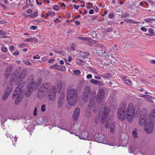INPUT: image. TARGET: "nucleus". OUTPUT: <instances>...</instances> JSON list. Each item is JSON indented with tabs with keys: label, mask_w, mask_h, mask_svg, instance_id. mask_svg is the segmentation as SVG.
<instances>
[{
	"label": "nucleus",
	"mask_w": 155,
	"mask_h": 155,
	"mask_svg": "<svg viewBox=\"0 0 155 155\" xmlns=\"http://www.w3.org/2000/svg\"><path fill=\"white\" fill-rule=\"evenodd\" d=\"M38 28V27L36 26L32 25L30 26V29L31 30H35Z\"/></svg>",
	"instance_id": "obj_40"
},
{
	"label": "nucleus",
	"mask_w": 155,
	"mask_h": 155,
	"mask_svg": "<svg viewBox=\"0 0 155 155\" xmlns=\"http://www.w3.org/2000/svg\"><path fill=\"white\" fill-rule=\"evenodd\" d=\"M147 114V109L144 108L142 109L139 117V123L140 125L143 126L144 125L147 124L148 123L146 120Z\"/></svg>",
	"instance_id": "obj_6"
},
{
	"label": "nucleus",
	"mask_w": 155,
	"mask_h": 155,
	"mask_svg": "<svg viewBox=\"0 0 155 155\" xmlns=\"http://www.w3.org/2000/svg\"><path fill=\"white\" fill-rule=\"evenodd\" d=\"M54 21L56 23H57V22H60V21L59 20V19L58 18H57L55 19L54 20Z\"/></svg>",
	"instance_id": "obj_56"
},
{
	"label": "nucleus",
	"mask_w": 155,
	"mask_h": 155,
	"mask_svg": "<svg viewBox=\"0 0 155 155\" xmlns=\"http://www.w3.org/2000/svg\"><path fill=\"white\" fill-rule=\"evenodd\" d=\"M135 109L133 104L130 103L128 105L126 111V118L127 121L130 122L132 121L134 117Z\"/></svg>",
	"instance_id": "obj_4"
},
{
	"label": "nucleus",
	"mask_w": 155,
	"mask_h": 155,
	"mask_svg": "<svg viewBox=\"0 0 155 155\" xmlns=\"http://www.w3.org/2000/svg\"><path fill=\"white\" fill-rule=\"evenodd\" d=\"M24 41L25 42L29 41L32 43H37L38 42V40L36 38H27Z\"/></svg>",
	"instance_id": "obj_20"
},
{
	"label": "nucleus",
	"mask_w": 155,
	"mask_h": 155,
	"mask_svg": "<svg viewBox=\"0 0 155 155\" xmlns=\"http://www.w3.org/2000/svg\"><path fill=\"white\" fill-rule=\"evenodd\" d=\"M66 99L69 105L74 106L78 99L77 90L73 88L69 90L68 92Z\"/></svg>",
	"instance_id": "obj_2"
},
{
	"label": "nucleus",
	"mask_w": 155,
	"mask_h": 155,
	"mask_svg": "<svg viewBox=\"0 0 155 155\" xmlns=\"http://www.w3.org/2000/svg\"><path fill=\"white\" fill-rule=\"evenodd\" d=\"M53 8L54 10L56 11H58L60 9V7L57 5H54Z\"/></svg>",
	"instance_id": "obj_42"
},
{
	"label": "nucleus",
	"mask_w": 155,
	"mask_h": 155,
	"mask_svg": "<svg viewBox=\"0 0 155 155\" xmlns=\"http://www.w3.org/2000/svg\"><path fill=\"white\" fill-rule=\"evenodd\" d=\"M90 82L93 84L98 85L100 86H103V83L100 81L94 79H91L90 81Z\"/></svg>",
	"instance_id": "obj_18"
},
{
	"label": "nucleus",
	"mask_w": 155,
	"mask_h": 155,
	"mask_svg": "<svg viewBox=\"0 0 155 155\" xmlns=\"http://www.w3.org/2000/svg\"><path fill=\"white\" fill-rule=\"evenodd\" d=\"M15 49V47L14 46L12 45L10 46L9 50L11 51V50H13Z\"/></svg>",
	"instance_id": "obj_62"
},
{
	"label": "nucleus",
	"mask_w": 155,
	"mask_h": 155,
	"mask_svg": "<svg viewBox=\"0 0 155 155\" xmlns=\"http://www.w3.org/2000/svg\"><path fill=\"white\" fill-rule=\"evenodd\" d=\"M22 97V95L21 94V93H19L17 96L16 95L15 97L14 98H14L15 97H16L15 100V103L16 104H18L21 101V100Z\"/></svg>",
	"instance_id": "obj_19"
},
{
	"label": "nucleus",
	"mask_w": 155,
	"mask_h": 155,
	"mask_svg": "<svg viewBox=\"0 0 155 155\" xmlns=\"http://www.w3.org/2000/svg\"><path fill=\"white\" fill-rule=\"evenodd\" d=\"M24 63L28 65H31V63L27 60H25L23 61Z\"/></svg>",
	"instance_id": "obj_47"
},
{
	"label": "nucleus",
	"mask_w": 155,
	"mask_h": 155,
	"mask_svg": "<svg viewBox=\"0 0 155 155\" xmlns=\"http://www.w3.org/2000/svg\"><path fill=\"white\" fill-rule=\"evenodd\" d=\"M12 67L11 66H8L6 71V72H8L10 73H11L12 72Z\"/></svg>",
	"instance_id": "obj_34"
},
{
	"label": "nucleus",
	"mask_w": 155,
	"mask_h": 155,
	"mask_svg": "<svg viewBox=\"0 0 155 155\" xmlns=\"http://www.w3.org/2000/svg\"><path fill=\"white\" fill-rule=\"evenodd\" d=\"M81 72V71L79 70H77L73 71V73L75 74H79Z\"/></svg>",
	"instance_id": "obj_45"
},
{
	"label": "nucleus",
	"mask_w": 155,
	"mask_h": 155,
	"mask_svg": "<svg viewBox=\"0 0 155 155\" xmlns=\"http://www.w3.org/2000/svg\"><path fill=\"white\" fill-rule=\"evenodd\" d=\"M122 18H125L126 17H129V15L127 13H124L122 14L121 16Z\"/></svg>",
	"instance_id": "obj_39"
},
{
	"label": "nucleus",
	"mask_w": 155,
	"mask_h": 155,
	"mask_svg": "<svg viewBox=\"0 0 155 155\" xmlns=\"http://www.w3.org/2000/svg\"><path fill=\"white\" fill-rule=\"evenodd\" d=\"M154 124L153 122H149L147 124L145 125L144 127L145 131L147 134L150 133L153 131Z\"/></svg>",
	"instance_id": "obj_13"
},
{
	"label": "nucleus",
	"mask_w": 155,
	"mask_h": 155,
	"mask_svg": "<svg viewBox=\"0 0 155 155\" xmlns=\"http://www.w3.org/2000/svg\"><path fill=\"white\" fill-rule=\"evenodd\" d=\"M141 30L144 32H146L147 31V29L144 27H141Z\"/></svg>",
	"instance_id": "obj_51"
},
{
	"label": "nucleus",
	"mask_w": 155,
	"mask_h": 155,
	"mask_svg": "<svg viewBox=\"0 0 155 155\" xmlns=\"http://www.w3.org/2000/svg\"><path fill=\"white\" fill-rule=\"evenodd\" d=\"M94 10L91 9L89 11V13L90 14H92L94 13Z\"/></svg>",
	"instance_id": "obj_60"
},
{
	"label": "nucleus",
	"mask_w": 155,
	"mask_h": 155,
	"mask_svg": "<svg viewBox=\"0 0 155 155\" xmlns=\"http://www.w3.org/2000/svg\"><path fill=\"white\" fill-rule=\"evenodd\" d=\"M118 83L115 81H113L112 82L110 81L109 85L112 87H117L118 86Z\"/></svg>",
	"instance_id": "obj_25"
},
{
	"label": "nucleus",
	"mask_w": 155,
	"mask_h": 155,
	"mask_svg": "<svg viewBox=\"0 0 155 155\" xmlns=\"http://www.w3.org/2000/svg\"><path fill=\"white\" fill-rule=\"evenodd\" d=\"M51 84L47 82L43 84L40 87L39 91L44 92L47 91V90L49 88Z\"/></svg>",
	"instance_id": "obj_14"
},
{
	"label": "nucleus",
	"mask_w": 155,
	"mask_h": 155,
	"mask_svg": "<svg viewBox=\"0 0 155 155\" xmlns=\"http://www.w3.org/2000/svg\"><path fill=\"white\" fill-rule=\"evenodd\" d=\"M110 109L108 107H105L103 112L101 111V123H103L104 122L106 118L110 113Z\"/></svg>",
	"instance_id": "obj_10"
},
{
	"label": "nucleus",
	"mask_w": 155,
	"mask_h": 155,
	"mask_svg": "<svg viewBox=\"0 0 155 155\" xmlns=\"http://www.w3.org/2000/svg\"><path fill=\"white\" fill-rule=\"evenodd\" d=\"M125 21L127 23H132V24H138L139 23V22H137L135 21H134L130 19L125 18L124 19Z\"/></svg>",
	"instance_id": "obj_21"
},
{
	"label": "nucleus",
	"mask_w": 155,
	"mask_h": 155,
	"mask_svg": "<svg viewBox=\"0 0 155 155\" xmlns=\"http://www.w3.org/2000/svg\"><path fill=\"white\" fill-rule=\"evenodd\" d=\"M78 38L79 39H80L84 41H89L90 39V38L87 37H78Z\"/></svg>",
	"instance_id": "obj_28"
},
{
	"label": "nucleus",
	"mask_w": 155,
	"mask_h": 155,
	"mask_svg": "<svg viewBox=\"0 0 155 155\" xmlns=\"http://www.w3.org/2000/svg\"><path fill=\"white\" fill-rule=\"evenodd\" d=\"M80 112V109L78 107L76 108L74 111V114L72 116V118L74 120L77 121L78 119Z\"/></svg>",
	"instance_id": "obj_15"
},
{
	"label": "nucleus",
	"mask_w": 155,
	"mask_h": 155,
	"mask_svg": "<svg viewBox=\"0 0 155 155\" xmlns=\"http://www.w3.org/2000/svg\"><path fill=\"white\" fill-rule=\"evenodd\" d=\"M54 61V59H49L48 61V62L49 63H52Z\"/></svg>",
	"instance_id": "obj_63"
},
{
	"label": "nucleus",
	"mask_w": 155,
	"mask_h": 155,
	"mask_svg": "<svg viewBox=\"0 0 155 155\" xmlns=\"http://www.w3.org/2000/svg\"><path fill=\"white\" fill-rule=\"evenodd\" d=\"M155 20V19L153 18H149L146 19H144V21L148 23H152L153 21Z\"/></svg>",
	"instance_id": "obj_29"
},
{
	"label": "nucleus",
	"mask_w": 155,
	"mask_h": 155,
	"mask_svg": "<svg viewBox=\"0 0 155 155\" xmlns=\"http://www.w3.org/2000/svg\"><path fill=\"white\" fill-rule=\"evenodd\" d=\"M19 54V52L18 51H16L15 52H14L13 54L14 55H18Z\"/></svg>",
	"instance_id": "obj_55"
},
{
	"label": "nucleus",
	"mask_w": 155,
	"mask_h": 155,
	"mask_svg": "<svg viewBox=\"0 0 155 155\" xmlns=\"http://www.w3.org/2000/svg\"><path fill=\"white\" fill-rule=\"evenodd\" d=\"M88 133L87 132L83 131L78 135V137L80 139L86 140L88 138Z\"/></svg>",
	"instance_id": "obj_16"
},
{
	"label": "nucleus",
	"mask_w": 155,
	"mask_h": 155,
	"mask_svg": "<svg viewBox=\"0 0 155 155\" xmlns=\"http://www.w3.org/2000/svg\"><path fill=\"white\" fill-rule=\"evenodd\" d=\"M12 84L11 83L8 85L2 96V99L3 100H5L8 98L12 91Z\"/></svg>",
	"instance_id": "obj_11"
},
{
	"label": "nucleus",
	"mask_w": 155,
	"mask_h": 155,
	"mask_svg": "<svg viewBox=\"0 0 155 155\" xmlns=\"http://www.w3.org/2000/svg\"><path fill=\"white\" fill-rule=\"evenodd\" d=\"M32 12V10L31 9H29L27 10V12L28 13L30 14Z\"/></svg>",
	"instance_id": "obj_61"
},
{
	"label": "nucleus",
	"mask_w": 155,
	"mask_h": 155,
	"mask_svg": "<svg viewBox=\"0 0 155 155\" xmlns=\"http://www.w3.org/2000/svg\"><path fill=\"white\" fill-rule=\"evenodd\" d=\"M26 84L28 85L25 93V96L27 97H29L31 95L33 88L35 87V83L34 81V76H31L26 82Z\"/></svg>",
	"instance_id": "obj_3"
},
{
	"label": "nucleus",
	"mask_w": 155,
	"mask_h": 155,
	"mask_svg": "<svg viewBox=\"0 0 155 155\" xmlns=\"http://www.w3.org/2000/svg\"><path fill=\"white\" fill-rule=\"evenodd\" d=\"M95 95L96 92L91 94L88 104L89 107L90 108H93L94 110H96L97 104H98L101 102L104 98L105 95L104 90L102 88L99 90L96 100H95Z\"/></svg>",
	"instance_id": "obj_1"
},
{
	"label": "nucleus",
	"mask_w": 155,
	"mask_h": 155,
	"mask_svg": "<svg viewBox=\"0 0 155 155\" xmlns=\"http://www.w3.org/2000/svg\"><path fill=\"white\" fill-rule=\"evenodd\" d=\"M79 58H80V59H81L82 60H83L85 58L84 56H82L81 55V54H80L79 55Z\"/></svg>",
	"instance_id": "obj_54"
},
{
	"label": "nucleus",
	"mask_w": 155,
	"mask_h": 155,
	"mask_svg": "<svg viewBox=\"0 0 155 155\" xmlns=\"http://www.w3.org/2000/svg\"><path fill=\"white\" fill-rule=\"evenodd\" d=\"M83 62V61L80 59L79 58L77 59L76 60V63L77 64H82Z\"/></svg>",
	"instance_id": "obj_32"
},
{
	"label": "nucleus",
	"mask_w": 155,
	"mask_h": 155,
	"mask_svg": "<svg viewBox=\"0 0 155 155\" xmlns=\"http://www.w3.org/2000/svg\"><path fill=\"white\" fill-rule=\"evenodd\" d=\"M151 116L154 119H155V108L153 109L151 113Z\"/></svg>",
	"instance_id": "obj_38"
},
{
	"label": "nucleus",
	"mask_w": 155,
	"mask_h": 155,
	"mask_svg": "<svg viewBox=\"0 0 155 155\" xmlns=\"http://www.w3.org/2000/svg\"><path fill=\"white\" fill-rule=\"evenodd\" d=\"M37 107H35L34 108V110H33V115L34 116H36L37 114Z\"/></svg>",
	"instance_id": "obj_43"
},
{
	"label": "nucleus",
	"mask_w": 155,
	"mask_h": 155,
	"mask_svg": "<svg viewBox=\"0 0 155 155\" xmlns=\"http://www.w3.org/2000/svg\"><path fill=\"white\" fill-rule=\"evenodd\" d=\"M2 51L4 52H6L7 51V48L5 47H2L1 48Z\"/></svg>",
	"instance_id": "obj_44"
},
{
	"label": "nucleus",
	"mask_w": 155,
	"mask_h": 155,
	"mask_svg": "<svg viewBox=\"0 0 155 155\" xmlns=\"http://www.w3.org/2000/svg\"><path fill=\"white\" fill-rule=\"evenodd\" d=\"M26 75V71H22L19 73L17 77L16 76L14 73H13L12 77L10 78V80H14L15 84H18L20 82L25 78Z\"/></svg>",
	"instance_id": "obj_5"
},
{
	"label": "nucleus",
	"mask_w": 155,
	"mask_h": 155,
	"mask_svg": "<svg viewBox=\"0 0 155 155\" xmlns=\"http://www.w3.org/2000/svg\"><path fill=\"white\" fill-rule=\"evenodd\" d=\"M57 88L55 86H52L50 87L49 94L48 95V99L51 101H53L55 98Z\"/></svg>",
	"instance_id": "obj_9"
},
{
	"label": "nucleus",
	"mask_w": 155,
	"mask_h": 155,
	"mask_svg": "<svg viewBox=\"0 0 155 155\" xmlns=\"http://www.w3.org/2000/svg\"><path fill=\"white\" fill-rule=\"evenodd\" d=\"M92 77V75L91 74H88L86 76V78L87 79H90Z\"/></svg>",
	"instance_id": "obj_57"
},
{
	"label": "nucleus",
	"mask_w": 155,
	"mask_h": 155,
	"mask_svg": "<svg viewBox=\"0 0 155 155\" xmlns=\"http://www.w3.org/2000/svg\"><path fill=\"white\" fill-rule=\"evenodd\" d=\"M33 58L34 59H39L40 58V57L38 55H37L34 56Z\"/></svg>",
	"instance_id": "obj_50"
},
{
	"label": "nucleus",
	"mask_w": 155,
	"mask_h": 155,
	"mask_svg": "<svg viewBox=\"0 0 155 155\" xmlns=\"http://www.w3.org/2000/svg\"><path fill=\"white\" fill-rule=\"evenodd\" d=\"M50 68L55 70H58L61 71H64L66 70V68L64 66L58 65L57 64L51 66Z\"/></svg>",
	"instance_id": "obj_17"
},
{
	"label": "nucleus",
	"mask_w": 155,
	"mask_h": 155,
	"mask_svg": "<svg viewBox=\"0 0 155 155\" xmlns=\"http://www.w3.org/2000/svg\"><path fill=\"white\" fill-rule=\"evenodd\" d=\"M45 96V94H44V92L39 91L38 90V94H37V97H39V98H41Z\"/></svg>",
	"instance_id": "obj_24"
},
{
	"label": "nucleus",
	"mask_w": 155,
	"mask_h": 155,
	"mask_svg": "<svg viewBox=\"0 0 155 155\" xmlns=\"http://www.w3.org/2000/svg\"><path fill=\"white\" fill-rule=\"evenodd\" d=\"M80 21H75V25H78L80 24Z\"/></svg>",
	"instance_id": "obj_64"
},
{
	"label": "nucleus",
	"mask_w": 155,
	"mask_h": 155,
	"mask_svg": "<svg viewBox=\"0 0 155 155\" xmlns=\"http://www.w3.org/2000/svg\"><path fill=\"white\" fill-rule=\"evenodd\" d=\"M30 15V17L34 18L37 16L38 13L36 12H34Z\"/></svg>",
	"instance_id": "obj_37"
},
{
	"label": "nucleus",
	"mask_w": 155,
	"mask_h": 155,
	"mask_svg": "<svg viewBox=\"0 0 155 155\" xmlns=\"http://www.w3.org/2000/svg\"><path fill=\"white\" fill-rule=\"evenodd\" d=\"M153 98V97L151 96L147 95V96H146V97L145 99L148 101L150 102L151 103H153V102L152 100V99Z\"/></svg>",
	"instance_id": "obj_26"
},
{
	"label": "nucleus",
	"mask_w": 155,
	"mask_h": 155,
	"mask_svg": "<svg viewBox=\"0 0 155 155\" xmlns=\"http://www.w3.org/2000/svg\"><path fill=\"white\" fill-rule=\"evenodd\" d=\"M125 83L128 85H132V81L130 80H124Z\"/></svg>",
	"instance_id": "obj_33"
},
{
	"label": "nucleus",
	"mask_w": 155,
	"mask_h": 155,
	"mask_svg": "<svg viewBox=\"0 0 155 155\" xmlns=\"http://www.w3.org/2000/svg\"><path fill=\"white\" fill-rule=\"evenodd\" d=\"M132 134L133 135V136L134 137L137 138V133L136 131L135 130L133 131L132 132Z\"/></svg>",
	"instance_id": "obj_48"
},
{
	"label": "nucleus",
	"mask_w": 155,
	"mask_h": 155,
	"mask_svg": "<svg viewBox=\"0 0 155 155\" xmlns=\"http://www.w3.org/2000/svg\"><path fill=\"white\" fill-rule=\"evenodd\" d=\"M101 113V110H100L98 113V115L96 117L94 120V122L95 124H97L98 122V121L100 119Z\"/></svg>",
	"instance_id": "obj_23"
},
{
	"label": "nucleus",
	"mask_w": 155,
	"mask_h": 155,
	"mask_svg": "<svg viewBox=\"0 0 155 155\" xmlns=\"http://www.w3.org/2000/svg\"><path fill=\"white\" fill-rule=\"evenodd\" d=\"M74 8L76 9H78V8H79L80 7V6L79 5H74Z\"/></svg>",
	"instance_id": "obj_59"
},
{
	"label": "nucleus",
	"mask_w": 155,
	"mask_h": 155,
	"mask_svg": "<svg viewBox=\"0 0 155 155\" xmlns=\"http://www.w3.org/2000/svg\"><path fill=\"white\" fill-rule=\"evenodd\" d=\"M48 12L49 15L51 16H53L55 15V13L54 12H51V11H48Z\"/></svg>",
	"instance_id": "obj_41"
},
{
	"label": "nucleus",
	"mask_w": 155,
	"mask_h": 155,
	"mask_svg": "<svg viewBox=\"0 0 155 155\" xmlns=\"http://www.w3.org/2000/svg\"><path fill=\"white\" fill-rule=\"evenodd\" d=\"M76 45H75L74 44H72L71 45V47H70V50L72 51H74L75 50V48Z\"/></svg>",
	"instance_id": "obj_36"
},
{
	"label": "nucleus",
	"mask_w": 155,
	"mask_h": 155,
	"mask_svg": "<svg viewBox=\"0 0 155 155\" xmlns=\"http://www.w3.org/2000/svg\"><path fill=\"white\" fill-rule=\"evenodd\" d=\"M64 98V96H60V98L58 99V107L59 108H60L62 107V100Z\"/></svg>",
	"instance_id": "obj_22"
},
{
	"label": "nucleus",
	"mask_w": 155,
	"mask_h": 155,
	"mask_svg": "<svg viewBox=\"0 0 155 155\" xmlns=\"http://www.w3.org/2000/svg\"><path fill=\"white\" fill-rule=\"evenodd\" d=\"M126 104H124L120 106L117 112V116L119 119L121 121L124 120L126 117L125 108Z\"/></svg>",
	"instance_id": "obj_7"
},
{
	"label": "nucleus",
	"mask_w": 155,
	"mask_h": 155,
	"mask_svg": "<svg viewBox=\"0 0 155 155\" xmlns=\"http://www.w3.org/2000/svg\"><path fill=\"white\" fill-rule=\"evenodd\" d=\"M91 91V87L89 86H85L84 89L82 99L84 102L87 101L89 98Z\"/></svg>",
	"instance_id": "obj_8"
},
{
	"label": "nucleus",
	"mask_w": 155,
	"mask_h": 155,
	"mask_svg": "<svg viewBox=\"0 0 155 155\" xmlns=\"http://www.w3.org/2000/svg\"><path fill=\"white\" fill-rule=\"evenodd\" d=\"M113 30V28H108L107 29L106 32H109Z\"/></svg>",
	"instance_id": "obj_58"
},
{
	"label": "nucleus",
	"mask_w": 155,
	"mask_h": 155,
	"mask_svg": "<svg viewBox=\"0 0 155 155\" xmlns=\"http://www.w3.org/2000/svg\"><path fill=\"white\" fill-rule=\"evenodd\" d=\"M46 108L45 107V105H42L41 107V111L43 112H44Z\"/></svg>",
	"instance_id": "obj_49"
},
{
	"label": "nucleus",
	"mask_w": 155,
	"mask_h": 155,
	"mask_svg": "<svg viewBox=\"0 0 155 155\" xmlns=\"http://www.w3.org/2000/svg\"><path fill=\"white\" fill-rule=\"evenodd\" d=\"M148 31L151 34H153L154 33V31L152 28H150L149 29Z\"/></svg>",
	"instance_id": "obj_52"
},
{
	"label": "nucleus",
	"mask_w": 155,
	"mask_h": 155,
	"mask_svg": "<svg viewBox=\"0 0 155 155\" xmlns=\"http://www.w3.org/2000/svg\"><path fill=\"white\" fill-rule=\"evenodd\" d=\"M115 124L114 123H112L110 126V131L111 132L113 133L115 131L114 130Z\"/></svg>",
	"instance_id": "obj_30"
},
{
	"label": "nucleus",
	"mask_w": 155,
	"mask_h": 155,
	"mask_svg": "<svg viewBox=\"0 0 155 155\" xmlns=\"http://www.w3.org/2000/svg\"><path fill=\"white\" fill-rule=\"evenodd\" d=\"M112 76V75L109 73H106L102 75H101L100 76L103 78H108Z\"/></svg>",
	"instance_id": "obj_27"
},
{
	"label": "nucleus",
	"mask_w": 155,
	"mask_h": 155,
	"mask_svg": "<svg viewBox=\"0 0 155 155\" xmlns=\"http://www.w3.org/2000/svg\"><path fill=\"white\" fill-rule=\"evenodd\" d=\"M63 83L62 81H60L57 84V86L58 88L60 89V90L61 89L62 87Z\"/></svg>",
	"instance_id": "obj_31"
},
{
	"label": "nucleus",
	"mask_w": 155,
	"mask_h": 155,
	"mask_svg": "<svg viewBox=\"0 0 155 155\" xmlns=\"http://www.w3.org/2000/svg\"><path fill=\"white\" fill-rule=\"evenodd\" d=\"M11 74L8 72H6L5 73V78L6 79L8 78L9 77Z\"/></svg>",
	"instance_id": "obj_53"
},
{
	"label": "nucleus",
	"mask_w": 155,
	"mask_h": 155,
	"mask_svg": "<svg viewBox=\"0 0 155 155\" xmlns=\"http://www.w3.org/2000/svg\"><path fill=\"white\" fill-rule=\"evenodd\" d=\"M89 70L92 72L94 73L95 74L97 75H98V71H97L95 69H94L93 68L91 67H90L89 68Z\"/></svg>",
	"instance_id": "obj_35"
},
{
	"label": "nucleus",
	"mask_w": 155,
	"mask_h": 155,
	"mask_svg": "<svg viewBox=\"0 0 155 155\" xmlns=\"http://www.w3.org/2000/svg\"><path fill=\"white\" fill-rule=\"evenodd\" d=\"M25 84V82H24L23 83L21 82L18 84L17 88L15 89V91L14 92L12 98H14L15 97L16 95L17 96L19 93L21 94L22 93V91L21 90L24 86Z\"/></svg>",
	"instance_id": "obj_12"
},
{
	"label": "nucleus",
	"mask_w": 155,
	"mask_h": 155,
	"mask_svg": "<svg viewBox=\"0 0 155 155\" xmlns=\"http://www.w3.org/2000/svg\"><path fill=\"white\" fill-rule=\"evenodd\" d=\"M110 124L109 123H108L107 121H106L105 124V127L106 128L108 129L110 127Z\"/></svg>",
	"instance_id": "obj_46"
}]
</instances>
